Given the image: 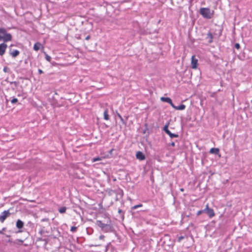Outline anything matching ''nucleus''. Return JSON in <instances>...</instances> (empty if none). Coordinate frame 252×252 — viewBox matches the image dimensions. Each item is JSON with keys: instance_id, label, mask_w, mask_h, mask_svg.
I'll use <instances>...</instances> for the list:
<instances>
[{"instance_id": "1", "label": "nucleus", "mask_w": 252, "mask_h": 252, "mask_svg": "<svg viewBox=\"0 0 252 252\" xmlns=\"http://www.w3.org/2000/svg\"><path fill=\"white\" fill-rule=\"evenodd\" d=\"M96 224L101 228V230L104 233L113 232L114 228L111 223H104L102 221L98 220L96 221Z\"/></svg>"}, {"instance_id": "2", "label": "nucleus", "mask_w": 252, "mask_h": 252, "mask_svg": "<svg viewBox=\"0 0 252 252\" xmlns=\"http://www.w3.org/2000/svg\"><path fill=\"white\" fill-rule=\"evenodd\" d=\"M12 38L11 34L7 33L5 28H0V41H3L6 42L11 41Z\"/></svg>"}, {"instance_id": "3", "label": "nucleus", "mask_w": 252, "mask_h": 252, "mask_svg": "<svg viewBox=\"0 0 252 252\" xmlns=\"http://www.w3.org/2000/svg\"><path fill=\"white\" fill-rule=\"evenodd\" d=\"M200 14L206 19H211L213 15L214 11H211L209 8H201L200 9Z\"/></svg>"}, {"instance_id": "4", "label": "nucleus", "mask_w": 252, "mask_h": 252, "mask_svg": "<svg viewBox=\"0 0 252 252\" xmlns=\"http://www.w3.org/2000/svg\"><path fill=\"white\" fill-rule=\"evenodd\" d=\"M10 215L11 213L9 212V210L4 211L1 213L0 215V221L1 222H3L5 219Z\"/></svg>"}, {"instance_id": "5", "label": "nucleus", "mask_w": 252, "mask_h": 252, "mask_svg": "<svg viewBox=\"0 0 252 252\" xmlns=\"http://www.w3.org/2000/svg\"><path fill=\"white\" fill-rule=\"evenodd\" d=\"M205 212L209 216L210 218L215 216V213L213 209L209 208L208 205H206L204 209Z\"/></svg>"}, {"instance_id": "6", "label": "nucleus", "mask_w": 252, "mask_h": 252, "mask_svg": "<svg viewBox=\"0 0 252 252\" xmlns=\"http://www.w3.org/2000/svg\"><path fill=\"white\" fill-rule=\"evenodd\" d=\"M7 47V45L4 43H2L0 44V55L2 56L5 52L6 49Z\"/></svg>"}, {"instance_id": "7", "label": "nucleus", "mask_w": 252, "mask_h": 252, "mask_svg": "<svg viewBox=\"0 0 252 252\" xmlns=\"http://www.w3.org/2000/svg\"><path fill=\"white\" fill-rule=\"evenodd\" d=\"M198 60L195 58L194 56H192L191 57V67L193 69H195L197 66Z\"/></svg>"}, {"instance_id": "8", "label": "nucleus", "mask_w": 252, "mask_h": 252, "mask_svg": "<svg viewBox=\"0 0 252 252\" xmlns=\"http://www.w3.org/2000/svg\"><path fill=\"white\" fill-rule=\"evenodd\" d=\"M19 54L20 52L18 50H10L9 54L13 58L17 57Z\"/></svg>"}, {"instance_id": "9", "label": "nucleus", "mask_w": 252, "mask_h": 252, "mask_svg": "<svg viewBox=\"0 0 252 252\" xmlns=\"http://www.w3.org/2000/svg\"><path fill=\"white\" fill-rule=\"evenodd\" d=\"M136 158L141 160H144L145 159V156L143 154V153L140 151H138L136 153Z\"/></svg>"}, {"instance_id": "10", "label": "nucleus", "mask_w": 252, "mask_h": 252, "mask_svg": "<svg viewBox=\"0 0 252 252\" xmlns=\"http://www.w3.org/2000/svg\"><path fill=\"white\" fill-rule=\"evenodd\" d=\"M24 222L20 220H18L16 222V227L18 229H21L24 226Z\"/></svg>"}, {"instance_id": "11", "label": "nucleus", "mask_w": 252, "mask_h": 252, "mask_svg": "<svg viewBox=\"0 0 252 252\" xmlns=\"http://www.w3.org/2000/svg\"><path fill=\"white\" fill-rule=\"evenodd\" d=\"M219 149L216 148H212L210 150V153L218 155L219 153Z\"/></svg>"}, {"instance_id": "12", "label": "nucleus", "mask_w": 252, "mask_h": 252, "mask_svg": "<svg viewBox=\"0 0 252 252\" xmlns=\"http://www.w3.org/2000/svg\"><path fill=\"white\" fill-rule=\"evenodd\" d=\"M160 100L161 101H163V102H167L168 103H170L172 101V100L169 97H161L160 98Z\"/></svg>"}, {"instance_id": "13", "label": "nucleus", "mask_w": 252, "mask_h": 252, "mask_svg": "<svg viewBox=\"0 0 252 252\" xmlns=\"http://www.w3.org/2000/svg\"><path fill=\"white\" fill-rule=\"evenodd\" d=\"M166 134H167L170 136V137L171 138H177V137H179L178 134H175V133H171V132L170 130L167 131Z\"/></svg>"}, {"instance_id": "14", "label": "nucleus", "mask_w": 252, "mask_h": 252, "mask_svg": "<svg viewBox=\"0 0 252 252\" xmlns=\"http://www.w3.org/2000/svg\"><path fill=\"white\" fill-rule=\"evenodd\" d=\"M207 38L209 39V43H211L213 42V35L211 32L207 34Z\"/></svg>"}, {"instance_id": "15", "label": "nucleus", "mask_w": 252, "mask_h": 252, "mask_svg": "<svg viewBox=\"0 0 252 252\" xmlns=\"http://www.w3.org/2000/svg\"><path fill=\"white\" fill-rule=\"evenodd\" d=\"M41 45V44L39 42L35 43L33 46V49L36 51H38L40 48Z\"/></svg>"}, {"instance_id": "16", "label": "nucleus", "mask_w": 252, "mask_h": 252, "mask_svg": "<svg viewBox=\"0 0 252 252\" xmlns=\"http://www.w3.org/2000/svg\"><path fill=\"white\" fill-rule=\"evenodd\" d=\"M104 119L105 120H108L109 119V116L108 113V110L106 109L103 113Z\"/></svg>"}, {"instance_id": "17", "label": "nucleus", "mask_w": 252, "mask_h": 252, "mask_svg": "<svg viewBox=\"0 0 252 252\" xmlns=\"http://www.w3.org/2000/svg\"><path fill=\"white\" fill-rule=\"evenodd\" d=\"M10 84H11V85H14V87H12V89L13 90H15L16 88L19 85V82H16V81H13V82H10Z\"/></svg>"}, {"instance_id": "18", "label": "nucleus", "mask_w": 252, "mask_h": 252, "mask_svg": "<svg viewBox=\"0 0 252 252\" xmlns=\"http://www.w3.org/2000/svg\"><path fill=\"white\" fill-rule=\"evenodd\" d=\"M186 108V106L184 104H181L178 106H176V110H183Z\"/></svg>"}, {"instance_id": "19", "label": "nucleus", "mask_w": 252, "mask_h": 252, "mask_svg": "<svg viewBox=\"0 0 252 252\" xmlns=\"http://www.w3.org/2000/svg\"><path fill=\"white\" fill-rule=\"evenodd\" d=\"M66 210V208L65 207H62L59 209V212L60 213L63 214V213H65Z\"/></svg>"}, {"instance_id": "20", "label": "nucleus", "mask_w": 252, "mask_h": 252, "mask_svg": "<svg viewBox=\"0 0 252 252\" xmlns=\"http://www.w3.org/2000/svg\"><path fill=\"white\" fill-rule=\"evenodd\" d=\"M163 130L166 133L169 130L168 129V124L165 125L163 127Z\"/></svg>"}, {"instance_id": "21", "label": "nucleus", "mask_w": 252, "mask_h": 252, "mask_svg": "<svg viewBox=\"0 0 252 252\" xmlns=\"http://www.w3.org/2000/svg\"><path fill=\"white\" fill-rule=\"evenodd\" d=\"M142 206H143V205L142 204H139L138 205H135V206L132 207L131 209L132 210H134V209H137V208H138L139 207H142Z\"/></svg>"}, {"instance_id": "22", "label": "nucleus", "mask_w": 252, "mask_h": 252, "mask_svg": "<svg viewBox=\"0 0 252 252\" xmlns=\"http://www.w3.org/2000/svg\"><path fill=\"white\" fill-rule=\"evenodd\" d=\"M11 103H12L13 104H16V103H17V102H18V99H17V98H15V97H13V98L11 100Z\"/></svg>"}, {"instance_id": "23", "label": "nucleus", "mask_w": 252, "mask_h": 252, "mask_svg": "<svg viewBox=\"0 0 252 252\" xmlns=\"http://www.w3.org/2000/svg\"><path fill=\"white\" fill-rule=\"evenodd\" d=\"M77 229V227L73 226L71 227L70 231L73 233L76 231Z\"/></svg>"}, {"instance_id": "24", "label": "nucleus", "mask_w": 252, "mask_h": 252, "mask_svg": "<svg viewBox=\"0 0 252 252\" xmlns=\"http://www.w3.org/2000/svg\"><path fill=\"white\" fill-rule=\"evenodd\" d=\"M118 116L120 118V119L121 120V122L123 123H125L124 119L123 118V117H122V116L120 114H118Z\"/></svg>"}, {"instance_id": "25", "label": "nucleus", "mask_w": 252, "mask_h": 252, "mask_svg": "<svg viewBox=\"0 0 252 252\" xmlns=\"http://www.w3.org/2000/svg\"><path fill=\"white\" fill-rule=\"evenodd\" d=\"M235 48L237 49H239L240 48V45L238 43H236L235 44Z\"/></svg>"}, {"instance_id": "26", "label": "nucleus", "mask_w": 252, "mask_h": 252, "mask_svg": "<svg viewBox=\"0 0 252 252\" xmlns=\"http://www.w3.org/2000/svg\"><path fill=\"white\" fill-rule=\"evenodd\" d=\"M45 59L47 61H49V62H50L51 60V57L48 56V55H46Z\"/></svg>"}, {"instance_id": "27", "label": "nucleus", "mask_w": 252, "mask_h": 252, "mask_svg": "<svg viewBox=\"0 0 252 252\" xmlns=\"http://www.w3.org/2000/svg\"><path fill=\"white\" fill-rule=\"evenodd\" d=\"M203 212H205L204 209L203 210H200V211H198L197 213V215L199 216V215H201Z\"/></svg>"}, {"instance_id": "28", "label": "nucleus", "mask_w": 252, "mask_h": 252, "mask_svg": "<svg viewBox=\"0 0 252 252\" xmlns=\"http://www.w3.org/2000/svg\"><path fill=\"white\" fill-rule=\"evenodd\" d=\"M184 239V237L183 236H180L178 239V242H181L182 240Z\"/></svg>"}, {"instance_id": "29", "label": "nucleus", "mask_w": 252, "mask_h": 252, "mask_svg": "<svg viewBox=\"0 0 252 252\" xmlns=\"http://www.w3.org/2000/svg\"><path fill=\"white\" fill-rule=\"evenodd\" d=\"M169 104L173 108L176 109V106L173 103L172 101Z\"/></svg>"}, {"instance_id": "30", "label": "nucleus", "mask_w": 252, "mask_h": 252, "mask_svg": "<svg viewBox=\"0 0 252 252\" xmlns=\"http://www.w3.org/2000/svg\"><path fill=\"white\" fill-rule=\"evenodd\" d=\"M8 69H9V68H8L7 67H4L3 68V71H4V72H7L8 71Z\"/></svg>"}, {"instance_id": "31", "label": "nucleus", "mask_w": 252, "mask_h": 252, "mask_svg": "<svg viewBox=\"0 0 252 252\" xmlns=\"http://www.w3.org/2000/svg\"><path fill=\"white\" fill-rule=\"evenodd\" d=\"M104 237H105V236L103 235H101L99 236V238L100 240H103Z\"/></svg>"}, {"instance_id": "32", "label": "nucleus", "mask_w": 252, "mask_h": 252, "mask_svg": "<svg viewBox=\"0 0 252 252\" xmlns=\"http://www.w3.org/2000/svg\"><path fill=\"white\" fill-rule=\"evenodd\" d=\"M38 72L39 74H42L43 73V71L40 69H38Z\"/></svg>"}, {"instance_id": "33", "label": "nucleus", "mask_w": 252, "mask_h": 252, "mask_svg": "<svg viewBox=\"0 0 252 252\" xmlns=\"http://www.w3.org/2000/svg\"><path fill=\"white\" fill-rule=\"evenodd\" d=\"M90 37H91L90 35H88L86 37L85 39L89 40L90 39Z\"/></svg>"}, {"instance_id": "34", "label": "nucleus", "mask_w": 252, "mask_h": 252, "mask_svg": "<svg viewBox=\"0 0 252 252\" xmlns=\"http://www.w3.org/2000/svg\"><path fill=\"white\" fill-rule=\"evenodd\" d=\"M170 145L172 146V147H174L175 144V143L174 142H172L171 143H170Z\"/></svg>"}, {"instance_id": "35", "label": "nucleus", "mask_w": 252, "mask_h": 252, "mask_svg": "<svg viewBox=\"0 0 252 252\" xmlns=\"http://www.w3.org/2000/svg\"><path fill=\"white\" fill-rule=\"evenodd\" d=\"M17 241L20 242L21 243H22L23 242V240L21 239H17Z\"/></svg>"}, {"instance_id": "36", "label": "nucleus", "mask_w": 252, "mask_h": 252, "mask_svg": "<svg viewBox=\"0 0 252 252\" xmlns=\"http://www.w3.org/2000/svg\"><path fill=\"white\" fill-rule=\"evenodd\" d=\"M99 159L98 158H96L94 159V161H95L98 160Z\"/></svg>"}, {"instance_id": "37", "label": "nucleus", "mask_w": 252, "mask_h": 252, "mask_svg": "<svg viewBox=\"0 0 252 252\" xmlns=\"http://www.w3.org/2000/svg\"><path fill=\"white\" fill-rule=\"evenodd\" d=\"M121 212H122V210L119 209V210H118V213H119V214H120V213H121Z\"/></svg>"}, {"instance_id": "38", "label": "nucleus", "mask_w": 252, "mask_h": 252, "mask_svg": "<svg viewBox=\"0 0 252 252\" xmlns=\"http://www.w3.org/2000/svg\"><path fill=\"white\" fill-rule=\"evenodd\" d=\"M0 234H2V231L0 230Z\"/></svg>"}, {"instance_id": "39", "label": "nucleus", "mask_w": 252, "mask_h": 252, "mask_svg": "<svg viewBox=\"0 0 252 252\" xmlns=\"http://www.w3.org/2000/svg\"><path fill=\"white\" fill-rule=\"evenodd\" d=\"M181 191H183V190H184V189H181Z\"/></svg>"}]
</instances>
